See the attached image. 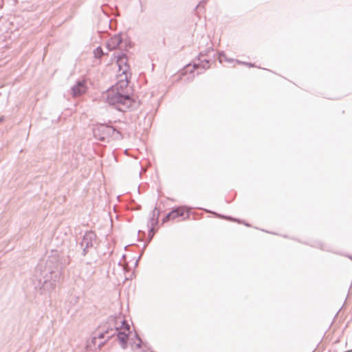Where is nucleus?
<instances>
[{
    "mask_svg": "<svg viewBox=\"0 0 352 352\" xmlns=\"http://www.w3.org/2000/svg\"><path fill=\"white\" fill-rule=\"evenodd\" d=\"M140 258V256H139V258ZM138 260H139V259H138V260L135 261V266H137L138 263Z\"/></svg>",
    "mask_w": 352,
    "mask_h": 352,
    "instance_id": "obj_29",
    "label": "nucleus"
},
{
    "mask_svg": "<svg viewBox=\"0 0 352 352\" xmlns=\"http://www.w3.org/2000/svg\"><path fill=\"white\" fill-rule=\"evenodd\" d=\"M122 42L123 38L122 37V34L118 33L109 39L106 43V47L109 51H111L116 48H119Z\"/></svg>",
    "mask_w": 352,
    "mask_h": 352,
    "instance_id": "obj_8",
    "label": "nucleus"
},
{
    "mask_svg": "<svg viewBox=\"0 0 352 352\" xmlns=\"http://www.w3.org/2000/svg\"><path fill=\"white\" fill-rule=\"evenodd\" d=\"M45 275L43 281L39 280V292L43 294L45 292H50L56 287V283L59 282L62 274L61 267L59 266L56 258H49L45 263Z\"/></svg>",
    "mask_w": 352,
    "mask_h": 352,
    "instance_id": "obj_2",
    "label": "nucleus"
},
{
    "mask_svg": "<svg viewBox=\"0 0 352 352\" xmlns=\"http://www.w3.org/2000/svg\"><path fill=\"white\" fill-rule=\"evenodd\" d=\"M122 319V316L115 315L109 316L107 322L102 325L111 333L107 336V340H109L116 335V331L119 330L120 320Z\"/></svg>",
    "mask_w": 352,
    "mask_h": 352,
    "instance_id": "obj_7",
    "label": "nucleus"
},
{
    "mask_svg": "<svg viewBox=\"0 0 352 352\" xmlns=\"http://www.w3.org/2000/svg\"><path fill=\"white\" fill-rule=\"evenodd\" d=\"M189 208L186 206H180L173 208L172 210L166 214L162 219V223L168 221L170 219L184 217V219H188L190 217Z\"/></svg>",
    "mask_w": 352,
    "mask_h": 352,
    "instance_id": "obj_6",
    "label": "nucleus"
},
{
    "mask_svg": "<svg viewBox=\"0 0 352 352\" xmlns=\"http://www.w3.org/2000/svg\"><path fill=\"white\" fill-rule=\"evenodd\" d=\"M225 61L228 62V63H232V62L236 61V60H234L233 58H228L226 57V58H225Z\"/></svg>",
    "mask_w": 352,
    "mask_h": 352,
    "instance_id": "obj_25",
    "label": "nucleus"
},
{
    "mask_svg": "<svg viewBox=\"0 0 352 352\" xmlns=\"http://www.w3.org/2000/svg\"><path fill=\"white\" fill-rule=\"evenodd\" d=\"M119 322L120 323V324L119 325V330L123 329L122 331H127L130 332V325L124 319L122 318V319Z\"/></svg>",
    "mask_w": 352,
    "mask_h": 352,
    "instance_id": "obj_15",
    "label": "nucleus"
},
{
    "mask_svg": "<svg viewBox=\"0 0 352 352\" xmlns=\"http://www.w3.org/2000/svg\"><path fill=\"white\" fill-rule=\"evenodd\" d=\"M311 246L320 248V249H321L322 250H326L325 245L322 243H321V242H316L314 245H311Z\"/></svg>",
    "mask_w": 352,
    "mask_h": 352,
    "instance_id": "obj_21",
    "label": "nucleus"
},
{
    "mask_svg": "<svg viewBox=\"0 0 352 352\" xmlns=\"http://www.w3.org/2000/svg\"><path fill=\"white\" fill-rule=\"evenodd\" d=\"M97 331L98 333L95 336L98 337V339L107 338V336L111 334L103 325H100L97 329Z\"/></svg>",
    "mask_w": 352,
    "mask_h": 352,
    "instance_id": "obj_14",
    "label": "nucleus"
},
{
    "mask_svg": "<svg viewBox=\"0 0 352 352\" xmlns=\"http://www.w3.org/2000/svg\"><path fill=\"white\" fill-rule=\"evenodd\" d=\"M107 340H104V341L101 342L100 343H99V344H98V349H101V348L104 345V344L106 343V342H107Z\"/></svg>",
    "mask_w": 352,
    "mask_h": 352,
    "instance_id": "obj_24",
    "label": "nucleus"
},
{
    "mask_svg": "<svg viewBox=\"0 0 352 352\" xmlns=\"http://www.w3.org/2000/svg\"><path fill=\"white\" fill-rule=\"evenodd\" d=\"M134 338L138 342L136 343L135 341H133V338H132L131 341L130 342L132 347H133V346H135V347L137 349H142V348L143 349V348L147 347L148 344L146 342H143L142 339L140 338V337L138 336V334L137 333H135Z\"/></svg>",
    "mask_w": 352,
    "mask_h": 352,
    "instance_id": "obj_13",
    "label": "nucleus"
},
{
    "mask_svg": "<svg viewBox=\"0 0 352 352\" xmlns=\"http://www.w3.org/2000/svg\"><path fill=\"white\" fill-rule=\"evenodd\" d=\"M236 62L238 64L247 65V66H248V67H256L255 64H254V63H248V62L241 61V60H236Z\"/></svg>",
    "mask_w": 352,
    "mask_h": 352,
    "instance_id": "obj_19",
    "label": "nucleus"
},
{
    "mask_svg": "<svg viewBox=\"0 0 352 352\" xmlns=\"http://www.w3.org/2000/svg\"><path fill=\"white\" fill-rule=\"evenodd\" d=\"M130 332H126L122 330H118L116 335L119 341L120 346L123 349H126L128 347L129 335Z\"/></svg>",
    "mask_w": 352,
    "mask_h": 352,
    "instance_id": "obj_11",
    "label": "nucleus"
},
{
    "mask_svg": "<svg viewBox=\"0 0 352 352\" xmlns=\"http://www.w3.org/2000/svg\"><path fill=\"white\" fill-rule=\"evenodd\" d=\"M148 226V241H150L153 239V237L155 233L156 232L157 230L155 229V226H150L149 225V226Z\"/></svg>",
    "mask_w": 352,
    "mask_h": 352,
    "instance_id": "obj_18",
    "label": "nucleus"
},
{
    "mask_svg": "<svg viewBox=\"0 0 352 352\" xmlns=\"http://www.w3.org/2000/svg\"><path fill=\"white\" fill-rule=\"evenodd\" d=\"M212 213L214 214L217 217H219L222 218V219H227V220L236 221V222H238V223H242V221L241 219H236V218H234V217H232L231 216H226V215H224V214H218V213L214 212H212Z\"/></svg>",
    "mask_w": 352,
    "mask_h": 352,
    "instance_id": "obj_16",
    "label": "nucleus"
},
{
    "mask_svg": "<svg viewBox=\"0 0 352 352\" xmlns=\"http://www.w3.org/2000/svg\"><path fill=\"white\" fill-rule=\"evenodd\" d=\"M160 211L155 207L150 213V217L147 223V226H157L159 223V217Z\"/></svg>",
    "mask_w": 352,
    "mask_h": 352,
    "instance_id": "obj_12",
    "label": "nucleus"
},
{
    "mask_svg": "<svg viewBox=\"0 0 352 352\" xmlns=\"http://www.w3.org/2000/svg\"><path fill=\"white\" fill-rule=\"evenodd\" d=\"M222 57L224 58H226V54L223 51L219 52V61L220 63H222Z\"/></svg>",
    "mask_w": 352,
    "mask_h": 352,
    "instance_id": "obj_22",
    "label": "nucleus"
},
{
    "mask_svg": "<svg viewBox=\"0 0 352 352\" xmlns=\"http://www.w3.org/2000/svg\"><path fill=\"white\" fill-rule=\"evenodd\" d=\"M4 120H5V116H0V123H1L3 121H4Z\"/></svg>",
    "mask_w": 352,
    "mask_h": 352,
    "instance_id": "obj_27",
    "label": "nucleus"
},
{
    "mask_svg": "<svg viewBox=\"0 0 352 352\" xmlns=\"http://www.w3.org/2000/svg\"><path fill=\"white\" fill-rule=\"evenodd\" d=\"M140 232H142V231H141V230H139V231H138V234H140Z\"/></svg>",
    "mask_w": 352,
    "mask_h": 352,
    "instance_id": "obj_31",
    "label": "nucleus"
},
{
    "mask_svg": "<svg viewBox=\"0 0 352 352\" xmlns=\"http://www.w3.org/2000/svg\"><path fill=\"white\" fill-rule=\"evenodd\" d=\"M96 261H97V260H96V259H95V260H92V261H88V262L87 263V264L91 265V264H92V263H96Z\"/></svg>",
    "mask_w": 352,
    "mask_h": 352,
    "instance_id": "obj_26",
    "label": "nucleus"
},
{
    "mask_svg": "<svg viewBox=\"0 0 352 352\" xmlns=\"http://www.w3.org/2000/svg\"><path fill=\"white\" fill-rule=\"evenodd\" d=\"M92 131L94 137L102 142H104L109 137L117 140L122 139V135L120 131L107 124H97L93 127Z\"/></svg>",
    "mask_w": 352,
    "mask_h": 352,
    "instance_id": "obj_3",
    "label": "nucleus"
},
{
    "mask_svg": "<svg viewBox=\"0 0 352 352\" xmlns=\"http://www.w3.org/2000/svg\"><path fill=\"white\" fill-rule=\"evenodd\" d=\"M141 352H154L151 349V348L147 345L146 348H143Z\"/></svg>",
    "mask_w": 352,
    "mask_h": 352,
    "instance_id": "obj_23",
    "label": "nucleus"
},
{
    "mask_svg": "<svg viewBox=\"0 0 352 352\" xmlns=\"http://www.w3.org/2000/svg\"><path fill=\"white\" fill-rule=\"evenodd\" d=\"M113 57L116 58V62L120 70L122 69V65H124L126 67V69H123L122 71V74H126L127 69H129L126 55L124 53H121L120 54L118 55H116L114 54Z\"/></svg>",
    "mask_w": 352,
    "mask_h": 352,
    "instance_id": "obj_9",
    "label": "nucleus"
},
{
    "mask_svg": "<svg viewBox=\"0 0 352 352\" xmlns=\"http://www.w3.org/2000/svg\"><path fill=\"white\" fill-rule=\"evenodd\" d=\"M244 224L246 226H250V224L248 223H244Z\"/></svg>",
    "mask_w": 352,
    "mask_h": 352,
    "instance_id": "obj_30",
    "label": "nucleus"
},
{
    "mask_svg": "<svg viewBox=\"0 0 352 352\" xmlns=\"http://www.w3.org/2000/svg\"><path fill=\"white\" fill-rule=\"evenodd\" d=\"M98 236L93 230H87L83 234L81 240L77 243V246L82 250L81 255L85 256L92 249L97 248Z\"/></svg>",
    "mask_w": 352,
    "mask_h": 352,
    "instance_id": "obj_5",
    "label": "nucleus"
},
{
    "mask_svg": "<svg viewBox=\"0 0 352 352\" xmlns=\"http://www.w3.org/2000/svg\"><path fill=\"white\" fill-rule=\"evenodd\" d=\"M41 268H42V266H41V265H38V266L36 267V271H38V270L41 271Z\"/></svg>",
    "mask_w": 352,
    "mask_h": 352,
    "instance_id": "obj_28",
    "label": "nucleus"
},
{
    "mask_svg": "<svg viewBox=\"0 0 352 352\" xmlns=\"http://www.w3.org/2000/svg\"><path fill=\"white\" fill-rule=\"evenodd\" d=\"M212 52H213V48L211 46L206 49L204 51L200 52L197 56L198 63H193L192 68H190V64L186 65V72L192 74L195 70H197V75L202 74L206 69L210 67V63L212 60L210 58V54Z\"/></svg>",
    "mask_w": 352,
    "mask_h": 352,
    "instance_id": "obj_4",
    "label": "nucleus"
},
{
    "mask_svg": "<svg viewBox=\"0 0 352 352\" xmlns=\"http://www.w3.org/2000/svg\"><path fill=\"white\" fill-rule=\"evenodd\" d=\"M97 340H98V337H96V336H93V337L91 338L90 342H89L87 343V347H90V348H91V344H92V345H94V346H95V345L96 344Z\"/></svg>",
    "mask_w": 352,
    "mask_h": 352,
    "instance_id": "obj_20",
    "label": "nucleus"
},
{
    "mask_svg": "<svg viewBox=\"0 0 352 352\" xmlns=\"http://www.w3.org/2000/svg\"><path fill=\"white\" fill-rule=\"evenodd\" d=\"M128 84L129 81L126 74L125 80L117 82L107 94V102L110 106L114 107V108L122 112L136 109L140 105L139 102L136 101L127 92Z\"/></svg>",
    "mask_w": 352,
    "mask_h": 352,
    "instance_id": "obj_1",
    "label": "nucleus"
},
{
    "mask_svg": "<svg viewBox=\"0 0 352 352\" xmlns=\"http://www.w3.org/2000/svg\"><path fill=\"white\" fill-rule=\"evenodd\" d=\"M86 83L83 80H78L72 87V93L74 96H79L86 92Z\"/></svg>",
    "mask_w": 352,
    "mask_h": 352,
    "instance_id": "obj_10",
    "label": "nucleus"
},
{
    "mask_svg": "<svg viewBox=\"0 0 352 352\" xmlns=\"http://www.w3.org/2000/svg\"><path fill=\"white\" fill-rule=\"evenodd\" d=\"M94 54L96 58H100L104 54V53L102 47L98 46L94 50Z\"/></svg>",
    "mask_w": 352,
    "mask_h": 352,
    "instance_id": "obj_17",
    "label": "nucleus"
}]
</instances>
